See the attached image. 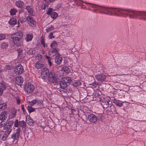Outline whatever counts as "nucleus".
Wrapping results in <instances>:
<instances>
[{"label":"nucleus","instance_id":"8fccbe9b","mask_svg":"<svg viewBox=\"0 0 146 146\" xmlns=\"http://www.w3.org/2000/svg\"><path fill=\"white\" fill-rule=\"evenodd\" d=\"M42 55L40 54H39L37 55L36 57V58L38 60L42 58Z\"/></svg>","mask_w":146,"mask_h":146},{"label":"nucleus","instance_id":"1a4fd4ad","mask_svg":"<svg viewBox=\"0 0 146 146\" xmlns=\"http://www.w3.org/2000/svg\"><path fill=\"white\" fill-rule=\"evenodd\" d=\"M26 20L28 22V24L30 26L34 27L35 25V22L33 19L30 16H28L27 17Z\"/></svg>","mask_w":146,"mask_h":146},{"label":"nucleus","instance_id":"bb28decb","mask_svg":"<svg viewBox=\"0 0 146 146\" xmlns=\"http://www.w3.org/2000/svg\"><path fill=\"white\" fill-rule=\"evenodd\" d=\"M33 37V36L32 35H29V34H27L26 37L25 38V40L27 41H29L31 40Z\"/></svg>","mask_w":146,"mask_h":146},{"label":"nucleus","instance_id":"6ab92c4d","mask_svg":"<svg viewBox=\"0 0 146 146\" xmlns=\"http://www.w3.org/2000/svg\"><path fill=\"white\" fill-rule=\"evenodd\" d=\"M44 65L43 62L40 61L35 64V66L36 68L39 69L42 67Z\"/></svg>","mask_w":146,"mask_h":146},{"label":"nucleus","instance_id":"a211bd4d","mask_svg":"<svg viewBox=\"0 0 146 146\" xmlns=\"http://www.w3.org/2000/svg\"><path fill=\"white\" fill-rule=\"evenodd\" d=\"M15 140L12 138L11 137L8 138L6 141V143L9 145H11L12 144H15L14 143Z\"/></svg>","mask_w":146,"mask_h":146},{"label":"nucleus","instance_id":"bf43d9fd","mask_svg":"<svg viewBox=\"0 0 146 146\" xmlns=\"http://www.w3.org/2000/svg\"><path fill=\"white\" fill-rule=\"evenodd\" d=\"M46 58L48 59V61H50L51 60V58L49 56H46Z\"/></svg>","mask_w":146,"mask_h":146},{"label":"nucleus","instance_id":"680f3d73","mask_svg":"<svg viewBox=\"0 0 146 146\" xmlns=\"http://www.w3.org/2000/svg\"><path fill=\"white\" fill-rule=\"evenodd\" d=\"M3 89H0V96H1L2 93H3Z\"/></svg>","mask_w":146,"mask_h":146},{"label":"nucleus","instance_id":"f704fd0d","mask_svg":"<svg viewBox=\"0 0 146 146\" xmlns=\"http://www.w3.org/2000/svg\"><path fill=\"white\" fill-rule=\"evenodd\" d=\"M26 9L28 10V13L31 14L33 12L32 8L29 6H27Z\"/></svg>","mask_w":146,"mask_h":146},{"label":"nucleus","instance_id":"2f4dec72","mask_svg":"<svg viewBox=\"0 0 146 146\" xmlns=\"http://www.w3.org/2000/svg\"><path fill=\"white\" fill-rule=\"evenodd\" d=\"M13 121H9L7 120V122H6V125L7 126L11 127L12 125H13Z\"/></svg>","mask_w":146,"mask_h":146},{"label":"nucleus","instance_id":"c03bdc74","mask_svg":"<svg viewBox=\"0 0 146 146\" xmlns=\"http://www.w3.org/2000/svg\"><path fill=\"white\" fill-rule=\"evenodd\" d=\"M19 122L18 121V119H17L16 120V121L15 122V123H14L15 126V127H18V126H19Z\"/></svg>","mask_w":146,"mask_h":146},{"label":"nucleus","instance_id":"e433bc0d","mask_svg":"<svg viewBox=\"0 0 146 146\" xmlns=\"http://www.w3.org/2000/svg\"><path fill=\"white\" fill-rule=\"evenodd\" d=\"M62 69L67 73H68L69 72V68L67 66L63 67L62 68Z\"/></svg>","mask_w":146,"mask_h":146},{"label":"nucleus","instance_id":"37998d69","mask_svg":"<svg viewBox=\"0 0 146 146\" xmlns=\"http://www.w3.org/2000/svg\"><path fill=\"white\" fill-rule=\"evenodd\" d=\"M54 27L52 25H51L50 27H49L48 29H46L47 32H49L50 31L53 30Z\"/></svg>","mask_w":146,"mask_h":146},{"label":"nucleus","instance_id":"9b49d317","mask_svg":"<svg viewBox=\"0 0 146 146\" xmlns=\"http://www.w3.org/2000/svg\"><path fill=\"white\" fill-rule=\"evenodd\" d=\"M13 39V41L15 44L17 45V46H19L21 45V42L20 41V40L18 39L17 36H13L11 37Z\"/></svg>","mask_w":146,"mask_h":146},{"label":"nucleus","instance_id":"864d4df0","mask_svg":"<svg viewBox=\"0 0 146 146\" xmlns=\"http://www.w3.org/2000/svg\"><path fill=\"white\" fill-rule=\"evenodd\" d=\"M4 133V131H3L2 130H0V141H1V135H3Z\"/></svg>","mask_w":146,"mask_h":146},{"label":"nucleus","instance_id":"603ef678","mask_svg":"<svg viewBox=\"0 0 146 146\" xmlns=\"http://www.w3.org/2000/svg\"><path fill=\"white\" fill-rule=\"evenodd\" d=\"M40 42H41V44H42V45H43L44 46V47H45V44H44V42L43 39H42L41 40Z\"/></svg>","mask_w":146,"mask_h":146},{"label":"nucleus","instance_id":"c756f323","mask_svg":"<svg viewBox=\"0 0 146 146\" xmlns=\"http://www.w3.org/2000/svg\"><path fill=\"white\" fill-rule=\"evenodd\" d=\"M26 124V122L24 121H19V126L20 127H22V128L25 127Z\"/></svg>","mask_w":146,"mask_h":146},{"label":"nucleus","instance_id":"49530a36","mask_svg":"<svg viewBox=\"0 0 146 146\" xmlns=\"http://www.w3.org/2000/svg\"><path fill=\"white\" fill-rule=\"evenodd\" d=\"M7 137V136L4 135L2 137V138L1 140H2L3 141H4L6 140Z\"/></svg>","mask_w":146,"mask_h":146},{"label":"nucleus","instance_id":"0e129e2a","mask_svg":"<svg viewBox=\"0 0 146 146\" xmlns=\"http://www.w3.org/2000/svg\"><path fill=\"white\" fill-rule=\"evenodd\" d=\"M55 0H49V1L50 2V3H51L52 2H53Z\"/></svg>","mask_w":146,"mask_h":146},{"label":"nucleus","instance_id":"de8ad7c7","mask_svg":"<svg viewBox=\"0 0 146 146\" xmlns=\"http://www.w3.org/2000/svg\"><path fill=\"white\" fill-rule=\"evenodd\" d=\"M5 36L3 34H0V40L4 39Z\"/></svg>","mask_w":146,"mask_h":146},{"label":"nucleus","instance_id":"cd10ccee","mask_svg":"<svg viewBox=\"0 0 146 146\" xmlns=\"http://www.w3.org/2000/svg\"><path fill=\"white\" fill-rule=\"evenodd\" d=\"M8 44L6 42H4L2 43L1 45V48L3 49H6L8 47Z\"/></svg>","mask_w":146,"mask_h":146},{"label":"nucleus","instance_id":"3c124183","mask_svg":"<svg viewBox=\"0 0 146 146\" xmlns=\"http://www.w3.org/2000/svg\"><path fill=\"white\" fill-rule=\"evenodd\" d=\"M49 37L50 38V39H52V38H54V37L53 35V33H51L50 34V35L49 36Z\"/></svg>","mask_w":146,"mask_h":146},{"label":"nucleus","instance_id":"e2e57ef3","mask_svg":"<svg viewBox=\"0 0 146 146\" xmlns=\"http://www.w3.org/2000/svg\"><path fill=\"white\" fill-rule=\"evenodd\" d=\"M48 62H49V65L50 66H51V65H52V63L51 62H50V61H48Z\"/></svg>","mask_w":146,"mask_h":146},{"label":"nucleus","instance_id":"ddd939ff","mask_svg":"<svg viewBox=\"0 0 146 146\" xmlns=\"http://www.w3.org/2000/svg\"><path fill=\"white\" fill-rule=\"evenodd\" d=\"M131 11H134V12H142V13H145V15H146V12H145L137 11H132V10H131ZM129 13H132L131 12H130ZM133 14H129V17H130V18H135V16H137L138 17V18L139 19H142V20H146V15H145L144 16V17L145 18V19H140L139 18V16L138 15H137L136 14H134L133 13Z\"/></svg>","mask_w":146,"mask_h":146},{"label":"nucleus","instance_id":"423d86ee","mask_svg":"<svg viewBox=\"0 0 146 146\" xmlns=\"http://www.w3.org/2000/svg\"><path fill=\"white\" fill-rule=\"evenodd\" d=\"M23 66L21 64L17 66L14 70L15 73L16 74H21L23 72Z\"/></svg>","mask_w":146,"mask_h":146},{"label":"nucleus","instance_id":"338daca9","mask_svg":"<svg viewBox=\"0 0 146 146\" xmlns=\"http://www.w3.org/2000/svg\"><path fill=\"white\" fill-rule=\"evenodd\" d=\"M1 70L0 69V74H1Z\"/></svg>","mask_w":146,"mask_h":146},{"label":"nucleus","instance_id":"f8f14e48","mask_svg":"<svg viewBox=\"0 0 146 146\" xmlns=\"http://www.w3.org/2000/svg\"><path fill=\"white\" fill-rule=\"evenodd\" d=\"M116 111V108L114 106L111 105L108 110L107 112L108 113L110 114H111L113 113H115Z\"/></svg>","mask_w":146,"mask_h":146},{"label":"nucleus","instance_id":"412c9836","mask_svg":"<svg viewBox=\"0 0 146 146\" xmlns=\"http://www.w3.org/2000/svg\"><path fill=\"white\" fill-rule=\"evenodd\" d=\"M62 80L65 83H66V84H67L68 83H70L72 81L70 78L69 77H66L63 78H62Z\"/></svg>","mask_w":146,"mask_h":146},{"label":"nucleus","instance_id":"2eb2a0df","mask_svg":"<svg viewBox=\"0 0 146 146\" xmlns=\"http://www.w3.org/2000/svg\"><path fill=\"white\" fill-rule=\"evenodd\" d=\"M62 58L60 56V55H57L55 58V61L58 64H60L62 60Z\"/></svg>","mask_w":146,"mask_h":146},{"label":"nucleus","instance_id":"09e8293b","mask_svg":"<svg viewBox=\"0 0 146 146\" xmlns=\"http://www.w3.org/2000/svg\"><path fill=\"white\" fill-rule=\"evenodd\" d=\"M4 121H2L0 123V128H1V127H3L4 126L5 124V123H4Z\"/></svg>","mask_w":146,"mask_h":146},{"label":"nucleus","instance_id":"7c9ffc66","mask_svg":"<svg viewBox=\"0 0 146 146\" xmlns=\"http://www.w3.org/2000/svg\"><path fill=\"white\" fill-rule=\"evenodd\" d=\"M57 44L56 41H53L50 44V46L52 48H55L57 46Z\"/></svg>","mask_w":146,"mask_h":146},{"label":"nucleus","instance_id":"4468645a","mask_svg":"<svg viewBox=\"0 0 146 146\" xmlns=\"http://www.w3.org/2000/svg\"><path fill=\"white\" fill-rule=\"evenodd\" d=\"M58 83L57 85H59L60 86V87L61 88L63 89H65L68 86L67 84L65 83L62 80L60 81L58 79Z\"/></svg>","mask_w":146,"mask_h":146},{"label":"nucleus","instance_id":"0eeeda50","mask_svg":"<svg viewBox=\"0 0 146 146\" xmlns=\"http://www.w3.org/2000/svg\"><path fill=\"white\" fill-rule=\"evenodd\" d=\"M88 118L90 121L92 123L96 122L98 120L97 117L92 114L89 115L88 116Z\"/></svg>","mask_w":146,"mask_h":146},{"label":"nucleus","instance_id":"473e14b6","mask_svg":"<svg viewBox=\"0 0 146 146\" xmlns=\"http://www.w3.org/2000/svg\"><path fill=\"white\" fill-rule=\"evenodd\" d=\"M7 129V130L5 131L4 134V135L8 137L9 135L10 134V133L11 132V129L10 128Z\"/></svg>","mask_w":146,"mask_h":146},{"label":"nucleus","instance_id":"58836bf2","mask_svg":"<svg viewBox=\"0 0 146 146\" xmlns=\"http://www.w3.org/2000/svg\"><path fill=\"white\" fill-rule=\"evenodd\" d=\"M7 107V104H0V110L4 109Z\"/></svg>","mask_w":146,"mask_h":146},{"label":"nucleus","instance_id":"dca6fc26","mask_svg":"<svg viewBox=\"0 0 146 146\" xmlns=\"http://www.w3.org/2000/svg\"><path fill=\"white\" fill-rule=\"evenodd\" d=\"M15 36H17L18 39L21 40L23 36V33L21 31H20L15 33Z\"/></svg>","mask_w":146,"mask_h":146},{"label":"nucleus","instance_id":"79ce46f5","mask_svg":"<svg viewBox=\"0 0 146 146\" xmlns=\"http://www.w3.org/2000/svg\"><path fill=\"white\" fill-rule=\"evenodd\" d=\"M81 83L80 81H77L73 84V85L75 86H78L81 85Z\"/></svg>","mask_w":146,"mask_h":146},{"label":"nucleus","instance_id":"052dcab7","mask_svg":"<svg viewBox=\"0 0 146 146\" xmlns=\"http://www.w3.org/2000/svg\"><path fill=\"white\" fill-rule=\"evenodd\" d=\"M123 13H122V14L124 13L126 15V16H128V15H129L128 14V13H128V12H126L125 11H123Z\"/></svg>","mask_w":146,"mask_h":146},{"label":"nucleus","instance_id":"4be33fe9","mask_svg":"<svg viewBox=\"0 0 146 146\" xmlns=\"http://www.w3.org/2000/svg\"><path fill=\"white\" fill-rule=\"evenodd\" d=\"M113 103H115L117 106L121 107L123 105V102H121L120 101L117 100H114Z\"/></svg>","mask_w":146,"mask_h":146},{"label":"nucleus","instance_id":"c9c22d12","mask_svg":"<svg viewBox=\"0 0 146 146\" xmlns=\"http://www.w3.org/2000/svg\"><path fill=\"white\" fill-rule=\"evenodd\" d=\"M27 110L30 113L34 111L35 110V109L29 106H28L27 107Z\"/></svg>","mask_w":146,"mask_h":146},{"label":"nucleus","instance_id":"393cba45","mask_svg":"<svg viewBox=\"0 0 146 146\" xmlns=\"http://www.w3.org/2000/svg\"><path fill=\"white\" fill-rule=\"evenodd\" d=\"M52 49L51 50V53L52 54H54V55H59V54L58 53V48H52Z\"/></svg>","mask_w":146,"mask_h":146},{"label":"nucleus","instance_id":"774afa93","mask_svg":"<svg viewBox=\"0 0 146 146\" xmlns=\"http://www.w3.org/2000/svg\"><path fill=\"white\" fill-rule=\"evenodd\" d=\"M45 9V7H43V9Z\"/></svg>","mask_w":146,"mask_h":146},{"label":"nucleus","instance_id":"39448f33","mask_svg":"<svg viewBox=\"0 0 146 146\" xmlns=\"http://www.w3.org/2000/svg\"><path fill=\"white\" fill-rule=\"evenodd\" d=\"M21 131V128H18L16 132L14 133L11 135V138H12L15 140H17V141L15 142V143H16L17 142L18 140L20 135Z\"/></svg>","mask_w":146,"mask_h":146},{"label":"nucleus","instance_id":"f3484780","mask_svg":"<svg viewBox=\"0 0 146 146\" xmlns=\"http://www.w3.org/2000/svg\"><path fill=\"white\" fill-rule=\"evenodd\" d=\"M7 111H3L0 114V120H5L6 119V117H5V115L7 114Z\"/></svg>","mask_w":146,"mask_h":146},{"label":"nucleus","instance_id":"ea45409f","mask_svg":"<svg viewBox=\"0 0 146 146\" xmlns=\"http://www.w3.org/2000/svg\"><path fill=\"white\" fill-rule=\"evenodd\" d=\"M53 9L52 8H49L48 9V10L47 12L46 13V14L48 15H50L51 14V13H52V11H53Z\"/></svg>","mask_w":146,"mask_h":146},{"label":"nucleus","instance_id":"6e6d98bb","mask_svg":"<svg viewBox=\"0 0 146 146\" xmlns=\"http://www.w3.org/2000/svg\"><path fill=\"white\" fill-rule=\"evenodd\" d=\"M16 100H17V103L18 104H20V103H21V100H20V99H19V98H17L16 99Z\"/></svg>","mask_w":146,"mask_h":146},{"label":"nucleus","instance_id":"f03ea898","mask_svg":"<svg viewBox=\"0 0 146 146\" xmlns=\"http://www.w3.org/2000/svg\"><path fill=\"white\" fill-rule=\"evenodd\" d=\"M48 82L51 84L57 85L58 83V79L56 77L54 72L50 71V74L47 78Z\"/></svg>","mask_w":146,"mask_h":146},{"label":"nucleus","instance_id":"a18cd8bd","mask_svg":"<svg viewBox=\"0 0 146 146\" xmlns=\"http://www.w3.org/2000/svg\"><path fill=\"white\" fill-rule=\"evenodd\" d=\"M99 84L96 83H92V86L93 88H96L97 86H98Z\"/></svg>","mask_w":146,"mask_h":146},{"label":"nucleus","instance_id":"13d9d810","mask_svg":"<svg viewBox=\"0 0 146 146\" xmlns=\"http://www.w3.org/2000/svg\"><path fill=\"white\" fill-rule=\"evenodd\" d=\"M36 103H37L39 105H40L42 104L41 102L39 100H36Z\"/></svg>","mask_w":146,"mask_h":146},{"label":"nucleus","instance_id":"72a5a7b5","mask_svg":"<svg viewBox=\"0 0 146 146\" xmlns=\"http://www.w3.org/2000/svg\"><path fill=\"white\" fill-rule=\"evenodd\" d=\"M50 16L52 18L54 19L57 17L58 14L55 12H53L51 13Z\"/></svg>","mask_w":146,"mask_h":146},{"label":"nucleus","instance_id":"7ed1b4c3","mask_svg":"<svg viewBox=\"0 0 146 146\" xmlns=\"http://www.w3.org/2000/svg\"><path fill=\"white\" fill-rule=\"evenodd\" d=\"M50 72L48 69L46 68H44L42 69L41 73V76L43 79L47 78L50 74Z\"/></svg>","mask_w":146,"mask_h":146},{"label":"nucleus","instance_id":"9d476101","mask_svg":"<svg viewBox=\"0 0 146 146\" xmlns=\"http://www.w3.org/2000/svg\"><path fill=\"white\" fill-rule=\"evenodd\" d=\"M23 81V78L20 76H18L16 78L15 83L18 85H21Z\"/></svg>","mask_w":146,"mask_h":146},{"label":"nucleus","instance_id":"a19ab883","mask_svg":"<svg viewBox=\"0 0 146 146\" xmlns=\"http://www.w3.org/2000/svg\"><path fill=\"white\" fill-rule=\"evenodd\" d=\"M16 12V10L14 9H11V10L10 11V14L11 15H14L15 14Z\"/></svg>","mask_w":146,"mask_h":146},{"label":"nucleus","instance_id":"a878e982","mask_svg":"<svg viewBox=\"0 0 146 146\" xmlns=\"http://www.w3.org/2000/svg\"><path fill=\"white\" fill-rule=\"evenodd\" d=\"M27 53L28 54L33 55L35 54V51L34 50L30 48L29 50H27Z\"/></svg>","mask_w":146,"mask_h":146},{"label":"nucleus","instance_id":"b1692460","mask_svg":"<svg viewBox=\"0 0 146 146\" xmlns=\"http://www.w3.org/2000/svg\"><path fill=\"white\" fill-rule=\"evenodd\" d=\"M15 4L16 6L19 8H22L24 5L23 2L21 1H16Z\"/></svg>","mask_w":146,"mask_h":146},{"label":"nucleus","instance_id":"20e7f679","mask_svg":"<svg viewBox=\"0 0 146 146\" xmlns=\"http://www.w3.org/2000/svg\"><path fill=\"white\" fill-rule=\"evenodd\" d=\"M34 89V86L30 83L26 84L24 88V90L25 92L29 93H32Z\"/></svg>","mask_w":146,"mask_h":146},{"label":"nucleus","instance_id":"69168bd1","mask_svg":"<svg viewBox=\"0 0 146 146\" xmlns=\"http://www.w3.org/2000/svg\"><path fill=\"white\" fill-rule=\"evenodd\" d=\"M19 52H22V50H19Z\"/></svg>","mask_w":146,"mask_h":146},{"label":"nucleus","instance_id":"6e6552de","mask_svg":"<svg viewBox=\"0 0 146 146\" xmlns=\"http://www.w3.org/2000/svg\"><path fill=\"white\" fill-rule=\"evenodd\" d=\"M106 75L102 74H100L95 76V78L97 80L100 82L105 81L106 78Z\"/></svg>","mask_w":146,"mask_h":146},{"label":"nucleus","instance_id":"aec40b11","mask_svg":"<svg viewBox=\"0 0 146 146\" xmlns=\"http://www.w3.org/2000/svg\"><path fill=\"white\" fill-rule=\"evenodd\" d=\"M8 22L10 25L14 26L17 23V20L14 18H12L10 19Z\"/></svg>","mask_w":146,"mask_h":146},{"label":"nucleus","instance_id":"4d7b16f0","mask_svg":"<svg viewBox=\"0 0 146 146\" xmlns=\"http://www.w3.org/2000/svg\"><path fill=\"white\" fill-rule=\"evenodd\" d=\"M16 110H14V111L13 112V113H12V114L14 115V117L15 116V115L16 114Z\"/></svg>","mask_w":146,"mask_h":146},{"label":"nucleus","instance_id":"5fc2aeb1","mask_svg":"<svg viewBox=\"0 0 146 146\" xmlns=\"http://www.w3.org/2000/svg\"><path fill=\"white\" fill-rule=\"evenodd\" d=\"M21 109H22V110H23V112L24 113H25V112L26 111H25V110L24 109V105H21Z\"/></svg>","mask_w":146,"mask_h":146},{"label":"nucleus","instance_id":"5701e85b","mask_svg":"<svg viewBox=\"0 0 146 146\" xmlns=\"http://www.w3.org/2000/svg\"><path fill=\"white\" fill-rule=\"evenodd\" d=\"M110 104L107 101L104 100L101 103L102 105L104 108H107L109 106V105Z\"/></svg>","mask_w":146,"mask_h":146},{"label":"nucleus","instance_id":"f257e3e1","mask_svg":"<svg viewBox=\"0 0 146 146\" xmlns=\"http://www.w3.org/2000/svg\"><path fill=\"white\" fill-rule=\"evenodd\" d=\"M99 9L105 11L106 12H102L103 13L107 14L108 15H112V13H114L116 15L118 14L123 13V11H125L129 13L130 12L134 13V14H136L138 15L140 19H145L144 16L146 15L145 13L142 12H137L131 11L128 9H113L110 8H108L104 7H101L99 8Z\"/></svg>","mask_w":146,"mask_h":146},{"label":"nucleus","instance_id":"4c0bfd02","mask_svg":"<svg viewBox=\"0 0 146 146\" xmlns=\"http://www.w3.org/2000/svg\"><path fill=\"white\" fill-rule=\"evenodd\" d=\"M36 100H33L31 102H29V104L31 106H33L36 103Z\"/></svg>","mask_w":146,"mask_h":146},{"label":"nucleus","instance_id":"c85d7f7f","mask_svg":"<svg viewBox=\"0 0 146 146\" xmlns=\"http://www.w3.org/2000/svg\"><path fill=\"white\" fill-rule=\"evenodd\" d=\"M6 88L5 83L3 82H2L0 83V89H3V91Z\"/></svg>","mask_w":146,"mask_h":146}]
</instances>
